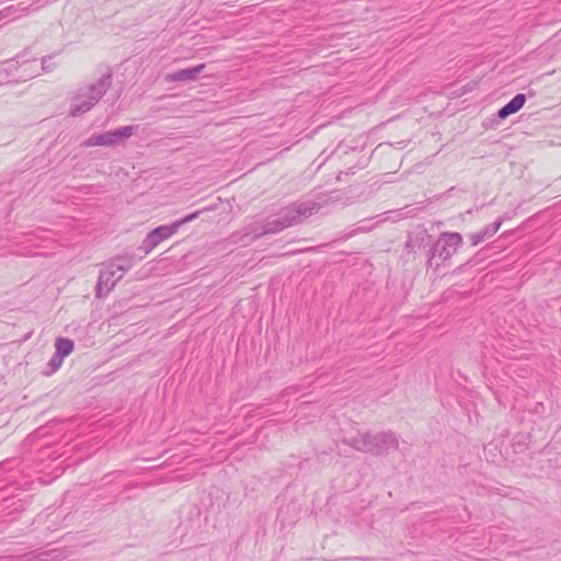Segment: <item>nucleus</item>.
Returning a JSON list of instances; mask_svg holds the SVG:
<instances>
[{
  "label": "nucleus",
  "instance_id": "f257e3e1",
  "mask_svg": "<svg viewBox=\"0 0 561 561\" xmlns=\"http://www.w3.org/2000/svg\"><path fill=\"white\" fill-rule=\"evenodd\" d=\"M344 442L355 450L364 454L379 456L383 454L404 453V450L400 448V443L404 444V442H400L398 435L391 431H382L376 434H359Z\"/></svg>",
  "mask_w": 561,
  "mask_h": 561
},
{
  "label": "nucleus",
  "instance_id": "f03ea898",
  "mask_svg": "<svg viewBox=\"0 0 561 561\" xmlns=\"http://www.w3.org/2000/svg\"><path fill=\"white\" fill-rule=\"evenodd\" d=\"M112 81V70L107 69L98 81L80 88L72 99L70 115L73 117L81 116L94 107L108 91Z\"/></svg>",
  "mask_w": 561,
  "mask_h": 561
},
{
  "label": "nucleus",
  "instance_id": "7ed1b4c3",
  "mask_svg": "<svg viewBox=\"0 0 561 561\" xmlns=\"http://www.w3.org/2000/svg\"><path fill=\"white\" fill-rule=\"evenodd\" d=\"M462 243V236L459 232H442L436 241H432L427 250L428 267L437 270L440 263L435 262L438 257L443 262L449 260Z\"/></svg>",
  "mask_w": 561,
  "mask_h": 561
},
{
  "label": "nucleus",
  "instance_id": "20e7f679",
  "mask_svg": "<svg viewBox=\"0 0 561 561\" xmlns=\"http://www.w3.org/2000/svg\"><path fill=\"white\" fill-rule=\"evenodd\" d=\"M319 209L320 205L312 201L293 203L279 209L276 216L284 225V228L286 229L300 224L304 218L310 217Z\"/></svg>",
  "mask_w": 561,
  "mask_h": 561
},
{
  "label": "nucleus",
  "instance_id": "39448f33",
  "mask_svg": "<svg viewBox=\"0 0 561 561\" xmlns=\"http://www.w3.org/2000/svg\"><path fill=\"white\" fill-rule=\"evenodd\" d=\"M124 275L125 274L122 271H116L115 267H113V263L110 261L108 264L104 268H101L99 273L95 285L96 298L107 296Z\"/></svg>",
  "mask_w": 561,
  "mask_h": 561
},
{
  "label": "nucleus",
  "instance_id": "423d86ee",
  "mask_svg": "<svg viewBox=\"0 0 561 561\" xmlns=\"http://www.w3.org/2000/svg\"><path fill=\"white\" fill-rule=\"evenodd\" d=\"M178 231L179 229L174 221L171 225L159 226L147 233L138 250L142 251L144 254H148L162 241L169 239Z\"/></svg>",
  "mask_w": 561,
  "mask_h": 561
},
{
  "label": "nucleus",
  "instance_id": "0eeeda50",
  "mask_svg": "<svg viewBox=\"0 0 561 561\" xmlns=\"http://www.w3.org/2000/svg\"><path fill=\"white\" fill-rule=\"evenodd\" d=\"M431 240L432 236L426 229L417 228L408 233L407 241L404 243V251L409 255H415L419 250L427 248Z\"/></svg>",
  "mask_w": 561,
  "mask_h": 561
},
{
  "label": "nucleus",
  "instance_id": "6e6552de",
  "mask_svg": "<svg viewBox=\"0 0 561 561\" xmlns=\"http://www.w3.org/2000/svg\"><path fill=\"white\" fill-rule=\"evenodd\" d=\"M205 69V64H199L194 67L181 69L168 75L170 82H191L197 79L198 75Z\"/></svg>",
  "mask_w": 561,
  "mask_h": 561
},
{
  "label": "nucleus",
  "instance_id": "1a4fd4ad",
  "mask_svg": "<svg viewBox=\"0 0 561 561\" xmlns=\"http://www.w3.org/2000/svg\"><path fill=\"white\" fill-rule=\"evenodd\" d=\"M526 95L523 93H517L510 102H507L504 106H502L496 116L500 119H505L510 115L517 113L525 104Z\"/></svg>",
  "mask_w": 561,
  "mask_h": 561
},
{
  "label": "nucleus",
  "instance_id": "9d476101",
  "mask_svg": "<svg viewBox=\"0 0 561 561\" xmlns=\"http://www.w3.org/2000/svg\"><path fill=\"white\" fill-rule=\"evenodd\" d=\"M502 222H503V219L499 218L496 221L492 222L491 225H488L482 230H480L476 233H472L470 236L471 245L477 247L479 243H481L485 239L493 237L499 231Z\"/></svg>",
  "mask_w": 561,
  "mask_h": 561
},
{
  "label": "nucleus",
  "instance_id": "9b49d317",
  "mask_svg": "<svg viewBox=\"0 0 561 561\" xmlns=\"http://www.w3.org/2000/svg\"><path fill=\"white\" fill-rule=\"evenodd\" d=\"M138 130L137 125H127L114 130H110L112 146L124 144L128 138L135 135Z\"/></svg>",
  "mask_w": 561,
  "mask_h": 561
},
{
  "label": "nucleus",
  "instance_id": "f8f14e48",
  "mask_svg": "<svg viewBox=\"0 0 561 561\" xmlns=\"http://www.w3.org/2000/svg\"><path fill=\"white\" fill-rule=\"evenodd\" d=\"M285 230L284 225L280 222V220L277 218V216L272 219L267 220L263 226L261 231H248L245 232V236H250L253 233V239H259L265 234H273L278 233L280 231Z\"/></svg>",
  "mask_w": 561,
  "mask_h": 561
},
{
  "label": "nucleus",
  "instance_id": "ddd939ff",
  "mask_svg": "<svg viewBox=\"0 0 561 561\" xmlns=\"http://www.w3.org/2000/svg\"><path fill=\"white\" fill-rule=\"evenodd\" d=\"M62 557V552L59 550L31 552L25 556L27 561H57L60 560Z\"/></svg>",
  "mask_w": 561,
  "mask_h": 561
},
{
  "label": "nucleus",
  "instance_id": "4468645a",
  "mask_svg": "<svg viewBox=\"0 0 561 561\" xmlns=\"http://www.w3.org/2000/svg\"><path fill=\"white\" fill-rule=\"evenodd\" d=\"M82 146L85 148L95 147V146H104V147H113L111 141L110 130L103 134H94L90 136L82 142Z\"/></svg>",
  "mask_w": 561,
  "mask_h": 561
},
{
  "label": "nucleus",
  "instance_id": "2eb2a0df",
  "mask_svg": "<svg viewBox=\"0 0 561 561\" xmlns=\"http://www.w3.org/2000/svg\"><path fill=\"white\" fill-rule=\"evenodd\" d=\"M73 341L67 337H57L55 341V352L66 358L73 351Z\"/></svg>",
  "mask_w": 561,
  "mask_h": 561
},
{
  "label": "nucleus",
  "instance_id": "dca6fc26",
  "mask_svg": "<svg viewBox=\"0 0 561 561\" xmlns=\"http://www.w3.org/2000/svg\"><path fill=\"white\" fill-rule=\"evenodd\" d=\"M111 262L113 263V267H115L116 271H122L124 274L134 266L130 260L121 255L113 257Z\"/></svg>",
  "mask_w": 561,
  "mask_h": 561
},
{
  "label": "nucleus",
  "instance_id": "f3484780",
  "mask_svg": "<svg viewBox=\"0 0 561 561\" xmlns=\"http://www.w3.org/2000/svg\"><path fill=\"white\" fill-rule=\"evenodd\" d=\"M64 357L60 356L59 354H57L56 352L53 354L50 360L48 362V367H49V371L47 373V375H51L54 374L55 371H57L62 362H64Z\"/></svg>",
  "mask_w": 561,
  "mask_h": 561
},
{
  "label": "nucleus",
  "instance_id": "a211bd4d",
  "mask_svg": "<svg viewBox=\"0 0 561 561\" xmlns=\"http://www.w3.org/2000/svg\"><path fill=\"white\" fill-rule=\"evenodd\" d=\"M205 209H199V210H196L194 213H191L188 215H186L185 217L174 221V224L176 225L178 229H180L183 225L187 224V222H191L193 220H195L196 218L199 217V215L204 211Z\"/></svg>",
  "mask_w": 561,
  "mask_h": 561
},
{
  "label": "nucleus",
  "instance_id": "6ab92c4d",
  "mask_svg": "<svg viewBox=\"0 0 561 561\" xmlns=\"http://www.w3.org/2000/svg\"><path fill=\"white\" fill-rule=\"evenodd\" d=\"M121 256L130 260L133 264L142 259V256H137L135 251L130 249L125 250L124 253L121 254Z\"/></svg>",
  "mask_w": 561,
  "mask_h": 561
},
{
  "label": "nucleus",
  "instance_id": "aec40b11",
  "mask_svg": "<svg viewBox=\"0 0 561 561\" xmlns=\"http://www.w3.org/2000/svg\"><path fill=\"white\" fill-rule=\"evenodd\" d=\"M51 56L47 55L42 58V69L45 72L51 71L53 65L49 64Z\"/></svg>",
  "mask_w": 561,
  "mask_h": 561
},
{
  "label": "nucleus",
  "instance_id": "412c9836",
  "mask_svg": "<svg viewBox=\"0 0 561 561\" xmlns=\"http://www.w3.org/2000/svg\"><path fill=\"white\" fill-rule=\"evenodd\" d=\"M559 311L561 312V307H560Z\"/></svg>",
  "mask_w": 561,
  "mask_h": 561
}]
</instances>
